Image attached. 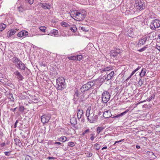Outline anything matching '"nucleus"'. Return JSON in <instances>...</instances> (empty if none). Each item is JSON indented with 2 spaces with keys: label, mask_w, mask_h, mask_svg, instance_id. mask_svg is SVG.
<instances>
[{
  "label": "nucleus",
  "mask_w": 160,
  "mask_h": 160,
  "mask_svg": "<svg viewBox=\"0 0 160 160\" xmlns=\"http://www.w3.org/2000/svg\"><path fill=\"white\" fill-rule=\"evenodd\" d=\"M70 15L71 16H73L75 20L79 21L84 19L86 16V12L84 10L82 12L73 10L71 11Z\"/></svg>",
  "instance_id": "nucleus-1"
},
{
  "label": "nucleus",
  "mask_w": 160,
  "mask_h": 160,
  "mask_svg": "<svg viewBox=\"0 0 160 160\" xmlns=\"http://www.w3.org/2000/svg\"><path fill=\"white\" fill-rule=\"evenodd\" d=\"M56 85L57 86V89L60 90H63L66 88L65 80L63 77H59L57 79Z\"/></svg>",
  "instance_id": "nucleus-2"
},
{
  "label": "nucleus",
  "mask_w": 160,
  "mask_h": 160,
  "mask_svg": "<svg viewBox=\"0 0 160 160\" xmlns=\"http://www.w3.org/2000/svg\"><path fill=\"white\" fill-rule=\"evenodd\" d=\"M94 85V82L92 81H90L82 85L80 89V91L82 92H84L86 91L90 90L91 88L93 89Z\"/></svg>",
  "instance_id": "nucleus-3"
},
{
  "label": "nucleus",
  "mask_w": 160,
  "mask_h": 160,
  "mask_svg": "<svg viewBox=\"0 0 160 160\" xmlns=\"http://www.w3.org/2000/svg\"><path fill=\"white\" fill-rule=\"evenodd\" d=\"M110 95L109 92L107 91L104 92L102 96V102L103 103H106L110 99Z\"/></svg>",
  "instance_id": "nucleus-4"
},
{
  "label": "nucleus",
  "mask_w": 160,
  "mask_h": 160,
  "mask_svg": "<svg viewBox=\"0 0 160 160\" xmlns=\"http://www.w3.org/2000/svg\"><path fill=\"white\" fill-rule=\"evenodd\" d=\"M135 5L137 9L139 10H143L145 8V2L142 0V1L139 0H137L136 1Z\"/></svg>",
  "instance_id": "nucleus-5"
},
{
  "label": "nucleus",
  "mask_w": 160,
  "mask_h": 160,
  "mask_svg": "<svg viewBox=\"0 0 160 160\" xmlns=\"http://www.w3.org/2000/svg\"><path fill=\"white\" fill-rule=\"evenodd\" d=\"M51 118L50 115L44 114L41 116V120L43 124L47 123Z\"/></svg>",
  "instance_id": "nucleus-6"
},
{
  "label": "nucleus",
  "mask_w": 160,
  "mask_h": 160,
  "mask_svg": "<svg viewBox=\"0 0 160 160\" xmlns=\"http://www.w3.org/2000/svg\"><path fill=\"white\" fill-rule=\"evenodd\" d=\"M13 74L17 76V78L18 80V81H22L24 79V78L20 72L18 71L15 72Z\"/></svg>",
  "instance_id": "nucleus-7"
},
{
  "label": "nucleus",
  "mask_w": 160,
  "mask_h": 160,
  "mask_svg": "<svg viewBox=\"0 0 160 160\" xmlns=\"http://www.w3.org/2000/svg\"><path fill=\"white\" fill-rule=\"evenodd\" d=\"M121 51L120 49H116V50H112L111 52V55L114 57H115L117 56V55L121 53Z\"/></svg>",
  "instance_id": "nucleus-8"
},
{
  "label": "nucleus",
  "mask_w": 160,
  "mask_h": 160,
  "mask_svg": "<svg viewBox=\"0 0 160 160\" xmlns=\"http://www.w3.org/2000/svg\"><path fill=\"white\" fill-rule=\"evenodd\" d=\"M16 67L22 71L25 70L26 68L25 64L22 63V61L19 62V64Z\"/></svg>",
  "instance_id": "nucleus-9"
},
{
  "label": "nucleus",
  "mask_w": 160,
  "mask_h": 160,
  "mask_svg": "<svg viewBox=\"0 0 160 160\" xmlns=\"http://www.w3.org/2000/svg\"><path fill=\"white\" fill-rule=\"evenodd\" d=\"M28 32L27 31L23 30L19 32L18 33L17 35L19 37L22 38L23 36H26L28 35Z\"/></svg>",
  "instance_id": "nucleus-10"
},
{
  "label": "nucleus",
  "mask_w": 160,
  "mask_h": 160,
  "mask_svg": "<svg viewBox=\"0 0 160 160\" xmlns=\"http://www.w3.org/2000/svg\"><path fill=\"white\" fill-rule=\"evenodd\" d=\"M98 118V115H95L94 117L91 116L90 118H88V120L91 123L94 122L96 121Z\"/></svg>",
  "instance_id": "nucleus-11"
},
{
  "label": "nucleus",
  "mask_w": 160,
  "mask_h": 160,
  "mask_svg": "<svg viewBox=\"0 0 160 160\" xmlns=\"http://www.w3.org/2000/svg\"><path fill=\"white\" fill-rule=\"evenodd\" d=\"M112 115L110 111L107 110L104 112L103 114V117L105 118H110L112 116Z\"/></svg>",
  "instance_id": "nucleus-12"
},
{
  "label": "nucleus",
  "mask_w": 160,
  "mask_h": 160,
  "mask_svg": "<svg viewBox=\"0 0 160 160\" xmlns=\"http://www.w3.org/2000/svg\"><path fill=\"white\" fill-rule=\"evenodd\" d=\"M153 25L156 28H158L160 26V20L158 19H156L154 20L152 22Z\"/></svg>",
  "instance_id": "nucleus-13"
},
{
  "label": "nucleus",
  "mask_w": 160,
  "mask_h": 160,
  "mask_svg": "<svg viewBox=\"0 0 160 160\" xmlns=\"http://www.w3.org/2000/svg\"><path fill=\"white\" fill-rule=\"evenodd\" d=\"M129 111V109H128L125 110V111L123 112H122L121 113L119 114H118V115H116L115 116H114L112 117V118H118L119 117H121L123 116V115H125L126 113H127Z\"/></svg>",
  "instance_id": "nucleus-14"
},
{
  "label": "nucleus",
  "mask_w": 160,
  "mask_h": 160,
  "mask_svg": "<svg viewBox=\"0 0 160 160\" xmlns=\"http://www.w3.org/2000/svg\"><path fill=\"white\" fill-rule=\"evenodd\" d=\"M16 29H11L9 30L8 32V36L9 37H11L12 35L14 34L16 32Z\"/></svg>",
  "instance_id": "nucleus-15"
},
{
  "label": "nucleus",
  "mask_w": 160,
  "mask_h": 160,
  "mask_svg": "<svg viewBox=\"0 0 160 160\" xmlns=\"http://www.w3.org/2000/svg\"><path fill=\"white\" fill-rule=\"evenodd\" d=\"M77 116L78 119H80L83 116V111L82 109H78L77 110Z\"/></svg>",
  "instance_id": "nucleus-16"
},
{
  "label": "nucleus",
  "mask_w": 160,
  "mask_h": 160,
  "mask_svg": "<svg viewBox=\"0 0 160 160\" xmlns=\"http://www.w3.org/2000/svg\"><path fill=\"white\" fill-rule=\"evenodd\" d=\"M70 122L73 127H74V126L77 123V119L76 118L74 117L72 118H71Z\"/></svg>",
  "instance_id": "nucleus-17"
},
{
  "label": "nucleus",
  "mask_w": 160,
  "mask_h": 160,
  "mask_svg": "<svg viewBox=\"0 0 160 160\" xmlns=\"http://www.w3.org/2000/svg\"><path fill=\"white\" fill-rule=\"evenodd\" d=\"M147 154L149 157L153 159H155L157 158V157L155 155L154 153L152 152L148 151L147 152Z\"/></svg>",
  "instance_id": "nucleus-18"
},
{
  "label": "nucleus",
  "mask_w": 160,
  "mask_h": 160,
  "mask_svg": "<svg viewBox=\"0 0 160 160\" xmlns=\"http://www.w3.org/2000/svg\"><path fill=\"white\" fill-rule=\"evenodd\" d=\"M17 98V96L15 94L13 95L12 93H9L8 94V98L10 99V100L12 102H14L15 98Z\"/></svg>",
  "instance_id": "nucleus-19"
},
{
  "label": "nucleus",
  "mask_w": 160,
  "mask_h": 160,
  "mask_svg": "<svg viewBox=\"0 0 160 160\" xmlns=\"http://www.w3.org/2000/svg\"><path fill=\"white\" fill-rule=\"evenodd\" d=\"M13 59V62L16 67L17 66H18V65L19 64V62H20V61H21L16 57H14Z\"/></svg>",
  "instance_id": "nucleus-20"
},
{
  "label": "nucleus",
  "mask_w": 160,
  "mask_h": 160,
  "mask_svg": "<svg viewBox=\"0 0 160 160\" xmlns=\"http://www.w3.org/2000/svg\"><path fill=\"white\" fill-rule=\"evenodd\" d=\"M40 4L42 5L41 6L44 9H47L49 10L50 8V6L49 5H47V4L46 3H43Z\"/></svg>",
  "instance_id": "nucleus-21"
},
{
  "label": "nucleus",
  "mask_w": 160,
  "mask_h": 160,
  "mask_svg": "<svg viewBox=\"0 0 160 160\" xmlns=\"http://www.w3.org/2000/svg\"><path fill=\"white\" fill-rule=\"evenodd\" d=\"M85 95L84 93H83L80 97L79 102H83L85 101L87 98L86 99H84Z\"/></svg>",
  "instance_id": "nucleus-22"
},
{
  "label": "nucleus",
  "mask_w": 160,
  "mask_h": 160,
  "mask_svg": "<svg viewBox=\"0 0 160 160\" xmlns=\"http://www.w3.org/2000/svg\"><path fill=\"white\" fill-rule=\"evenodd\" d=\"M147 40V38L146 37L144 38H142L139 40L140 44H142V45L144 44Z\"/></svg>",
  "instance_id": "nucleus-23"
},
{
  "label": "nucleus",
  "mask_w": 160,
  "mask_h": 160,
  "mask_svg": "<svg viewBox=\"0 0 160 160\" xmlns=\"http://www.w3.org/2000/svg\"><path fill=\"white\" fill-rule=\"evenodd\" d=\"M67 137L65 136H62L60 138L58 139V140L62 142H65L67 141Z\"/></svg>",
  "instance_id": "nucleus-24"
},
{
  "label": "nucleus",
  "mask_w": 160,
  "mask_h": 160,
  "mask_svg": "<svg viewBox=\"0 0 160 160\" xmlns=\"http://www.w3.org/2000/svg\"><path fill=\"white\" fill-rule=\"evenodd\" d=\"M105 128L104 127H98L97 128L96 132L98 134L100 133Z\"/></svg>",
  "instance_id": "nucleus-25"
},
{
  "label": "nucleus",
  "mask_w": 160,
  "mask_h": 160,
  "mask_svg": "<svg viewBox=\"0 0 160 160\" xmlns=\"http://www.w3.org/2000/svg\"><path fill=\"white\" fill-rule=\"evenodd\" d=\"M146 72V69L145 68H143L141 72L139 73V75L141 77H143L145 74Z\"/></svg>",
  "instance_id": "nucleus-26"
},
{
  "label": "nucleus",
  "mask_w": 160,
  "mask_h": 160,
  "mask_svg": "<svg viewBox=\"0 0 160 160\" xmlns=\"http://www.w3.org/2000/svg\"><path fill=\"white\" fill-rule=\"evenodd\" d=\"M15 142V144L20 147L22 145V143L21 141L18 138H15L14 139Z\"/></svg>",
  "instance_id": "nucleus-27"
},
{
  "label": "nucleus",
  "mask_w": 160,
  "mask_h": 160,
  "mask_svg": "<svg viewBox=\"0 0 160 160\" xmlns=\"http://www.w3.org/2000/svg\"><path fill=\"white\" fill-rule=\"evenodd\" d=\"M6 24L3 23H0V32H2L6 28Z\"/></svg>",
  "instance_id": "nucleus-28"
},
{
  "label": "nucleus",
  "mask_w": 160,
  "mask_h": 160,
  "mask_svg": "<svg viewBox=\"0 0 160 160\" xmlns=\"http://www.w3.org/2000/svg\"><path fill=\"white\" fill-rule=\"evenodd\" d=\"M24 8V6L21 5L20 6L18 7V9L20 12H22L25 10Z\"/></svg>",
  "instance_id": "nucleus-29"
},
{
  "label": "nucleus",
  "mask_w": 160,
  "mask_h": 160,
  "mask_svg": "<svg viewBox=\"0 0 160 160\" xmlns=\"http://www.w3.org/2000/svg\"><path fill=\"white\" fill-rule=\"evenodd\" d=\"M54 144H56V148H60V146H63L64 144L59 142H56L53 143Z\"/></svg>",
  "instance_id": "nucleus-30"
},
{
  "label": "nucleus",
  "mask_w": 160,
  "mask_h": 160,
  "mask_svg": "<svg viewBox=\"0 0 160 160\" xmlns=\"http://www.w3.org/2000/svg\"><path fill=\"white\" fill-rule=\"evenodd\" d=\"M58 30H57L54 29V30H52L51 31L50 33L49 34H48V35H51V34H53L54 35H55L58 34Z\"/></svg>",
  "instance_id": "nucleus-31"
},
{
  "label": "nucleus",
  "mask_w": 160,
  "mask_h": 160,
  "mask_svg": "<svg viewBox=\"0 0 160 160\" xmlns=\"http://www.w3.org/2000/svg\"><path fill=\"white\" fill-rule=\"evenodd\" d=\"M90 109L89 108H88L87 109L86 112V116L87 117V118H90V116H92V114H90Z\"/></svg>",
  "instance_id": "nucleus-32"
},
{
  "label": "nucleus",
  "mask_w": 160,
  "mask_h": 160,
  "mask_svg": "<svg viewBox=\"0 0 160 160\" xmlns=\"http://www.w3.org/2000/svg\"><path fill=\"white\" fill-rule=\"evenodd\" d=\"M25 70V72L24 74L25 75L28 76L29 75L30 73H31L29 69H28V68L26 67V68Z\"/></svg>",
  "instance_id": "nucleus-33"
},
{
  "label": "nucleus",
  "mask_w": 160,
  "mask_h": 160,
  "mask_svg": "<svg viewBox=\"0 0 160 160\" xmlns=\"http://www.w3.org/2000/svg\"><path fill=\"white\" fill-rule=\"evenodd\" d=\"M70 30L73 32H75L77 30V28L76 27V26L74 25L72 27H70Z\"/></svg>",
  "instance_id": "nucleus-34"
},
{
  "label": "nucleus",
  "mask_w": 160,
  "mask_h": 160,
  "mask_svg": "<svg viewBox=\"0 0 160 160\" xmlns=\"http://www.w3.org/2000/svg\"><path fill=\"white\" fill-rule=\"evenodd\" d=\"M111 68L110 67H107L106 68H102L101 71L102 72H104L109 71L110 70H111Z\"/></svg>",
  "instance_id": "nucleus-35"
},
{
  "label": "nucleus",
  "mask_w": 160,
  "mask_h": 160,
  "mask_svg": "<svg viewBox=\"0 0 160 160\" xmlns=\"http://www.w3.org/2000/svg\"><path fill=\"white\" fill-rule=\"evenodd\" d=\"M112 78L108 74V75H107V76L106 77H103V79H105V80H106V81H108Z\"/></svg>",
  "instance_id": "nucleus-36"
},
{
  "label": "nucleus",
  "mask_w": 160,
  "mask_h": 160,
  "mask_svg": "<svg viewBox=\"0 0 160 160\" xmlns=\"http://www.w3.org/2000/svg\"><path fill=\"white\" fill-rule=\"evenodd\" d=\"M81 94V92H79L78 90H75V96H76L77 97H78L80 94Z\"/></svg>",
  "instance_id": "nucleus-37"
},
{
  "label": "nucleus",
  "mask_w": 160,
  "mask_h": 160,
  "mask_svg": "<svg viewBox=\"0 0 160 160\" xmlns=\"http://www.w3.org/2000/svg\"><path fill=\"white\" fill-rule=\"evenodd\" d=\"M94 149L96 150H99L100 148V146L98 143H96L94 145Z\"/></svg>",
  "instance_id": "nucleus-38"
},
{
  "label": "nucleus",
  "mask_w": 160,
  "mask_h": 160,
  "mask_svg": "<svg viewBox=\"0 0 160 160\" xmlns=\"http://www.w3.org/2000/svg\"><path fill=\"white\" fill-rule=\"evenodd\" d=\"M148 45L145 46L144 47L139 49L138 51L139 52H142L145 51L148 48Z\"/></svg>",
  "instance_id": "nucleus-39"
},
{
  "label": "nucleus",
  "mask_w": 160,
  "mask_h": 160,
  "mask_svg": "<svg viewBox=\"0 0 160 160\" xmlns=\"http://www.w3.org/2000/svg\"><path fill=\"white\" fill-rule=\"evenodd\" d=\"M61 25L63 27H68L69 26L68 24L64 22H62L61 23Z\"/></svg>",
  "instance_id": "nucleus-40"
},
{
  "label": "nucleus",
  "mask_w": 160,
  "mask_h": 160,
  "mask_svg": "<svg viewBox=\"0 0 160 160\" xmlns=\"http://www.w3.org/2000/svg\"><path fill=\"white\" fill-rule=\"evenodd\" d=\"M95 134L93 133H91L90 134V139L91 141H93L94 139L96 137V136H95Z\"/></svg>",
  "instance_id": "nucleus-41"
},
{
  "label": "nucleus",
  "mask_w": 160,
  "mask_h": 160,
  "mask_svg": "<svg viewBox=\"0 0 160 160\" xmlns=\"http://www.w3.org/2000/svg\"><path fill=\"white\" fill-rule=\"evenodd\" d=\"M46 28V27L45 26H42L39 28V29L42 32H45Z\"/></svg>",
  "instance_id": "nucleus-42"
},
{
  "label": "nucleus",
  "mask_w": 160,
  "mask_h": 160,
  "mask_svg": "<svg viewBox=\"0 0 160 160\" xmlns=\"http://www.w3.org/2000/svg\"><path fill=\"white\" fill-rule=\"evenodd\" d=\"M25 3H28L30 4H32L34 2L33 0H25Z\"/></svg>",
  "instance_id": "nucleus-43"
},
{
  "label": "nucleus",
  "mask_w": 160,
  "mask_h": 160,
  "mask_svg": "<svg viewBox=\"0 0 160 160\" xmlns=\"http://www.w3.org/2000/svg\"><path fill=\"white\" fill-rule=\"evenodd\" d=\"M76 60L80 61L82 59V55H80L76 56Z\"/></svg>",
  "instance_id": "nucleus-44"
},
{
  "label": "nucleus",
  "mask_w": 160,
  "mask_h": 160,
  "mask_svg": "<svg viewBox=\"0 0 160 160\" xmlns=\"http://www.w3.org/2000/svg\"><path fill=\"white\" fill-rule=\"evenodd\" d=\"M25 109V108L23 106H19V110L20 112H23L24 110Z\"/></svg>",
  "instance_id": "nucleus-45"
},
{
  "label": "nucleus",
  "mask_w": 160,
  "mask_h": 160,
  "mask_svg": "<svg viewBox=\"0 0 160 160\" xmlns=\"http://www.w3.org/2000/svg\"><path fill=\"white\" fill-rule=\"evenodd\" d=\"M68 59L70 60H76V56H71L70 57H68Z\"/></svg>",
  "instance_id": "nucleus-46"
},
{
  "label": "nucleus",
  "mask_w": 160,
  "mask_h": 160,
  "mask_svg": "<svg viewBox=\"0 0 160 160\" xmlns=\"http://www.w3.org/2000/svg\"><path fill=\"white\" fill-rule=\"evenodd\" d=\"M68 145L71 147H73L75 146L74 143L73 142H68Z\"/></svg>",
  "instance_id": "nucleus-47"
},
{
  "label": "nucleus",
  "mask_w": 160,
  "mask_h": 160,
  "mask_svg": "<svg viewBox=\"0 0 160 160\" xmlns=\"http://www.w3.org/2000/svg\"><path fill=\"white\" fill-rule=\"evenodd\" d=\"M150 28L152 30H155L156 29L155 27L153 25L152 22L150 25Z\"/></svg>",
  "instance_id": "nucleus-48"
},
{
  "label": "nucleus",
  "mask_w": 160,
  "mask_h": 160,
  "mask_svg": "<svg viewBox=\"0 0 160 160\" xmlns=\"http://www.w3.org/2000/svg\"><path fill=\"white\" fill-rule=\"evenodd\" d=\"M81 29L82 30L85 32H87L88 31V29L84 27H81Z\"/></svg>",
  "instance_id": "nucleus-49"
},
{
  "label": "nucleus",
  "mask_w": 160,
  "mask_h": 160,
  "mask_svg": "<svg viewBox=\"0 0 160 160\" xmlns=\"http://www.w3.org/2000/svg\"><path fill=\"white\" fill-rule=\"evenodd\" d=\"M12 151H9L8 152H5L4 153L5 155L7 156H9L10 155V153Z\"/></svg>",
  "instance_id": "nucleus-50"
},
{
  "label": "nucleus",
  "mask_w": 160,
  "mask_h": 160,
  "mask_svg": "<svg viewBox=\"0 0 160 160\" xmlns=\"http://www.w3.org/2000/svg\"><path fill=\"white\" fill-rule=\"evenodd\" d=\"M135 73V72L133 71L131 73L130 76H129L126 79V80H128Z\"/></svg>",
  "instance_id": "nucleus-51"
},
{
  "label": "nucleus",
  "mask_w": 160,
  "mask_h": 160,
  "mask_svg": "<svg viewBox=\"0 0 160 160\" xmlns=\"http://www.w3.org/2000/svg\"><path fill=\"white\" fill-rule=\"evenodd\" d=\"M135 73V72L133 71L131 73L130 76H129L126 79V80H128Z\"/></svg>",
  "instance_id": "nucleus-52"
},
{
  "label": "nucleus",
  "mask_w": 160,
  "mask_h": 160,
  "mask_svg": "<svg viewBox=\"0 0 160 160\" xmlns=\"http://www.w3.org/2000/svg\"><path fill=\"white\" fill-rule=\"evenodd\" d=\"M135 73V72L133 71L131 73L130 76H129L126 79V80H128Z\"/></svg>",
  "instance_id": "nucleus-53"
},
{
  "label": "nucleus",
  "mask_w": 160,
  "mask_h": 160,
  "mask_svg": "<svg viewBox=\"0 0 160 160\" xmlns=\"http://www.w3.org/2000/svg\"><path fill=\"white\" fill-rule=\"evenodd\" d=\"M90 131V130L89 129H87L84 131L82 133V134L83 135H84L85 133L89 132Z\"/></svg>",
  "instance_id": "nucleus-54"
},
{
  "label": "nucleus",
  "mask_w": 160,
  "mask_h": 160,
  "mask_svg": "<svg viewBox=\"0 0 160 160\" xmlns=\"http://www.w3.org/2000/svg\"><path fill=\"white\" fill-rule=\"evenodd\" d=\"M92 155V153H89L87 154V156L88 157H91Z\"/></svg>",
  "instance_id": "nucleus-55"
},
{
  "label": "nucleus",
  "mask_w": 160,
  "mask_h": 160,
  "mask_svg": "<svg viewBox=\"0 0 160 160\" xmlns=\"http://www.w3.org/2000/svg\"><path fill=\"white\" fill-rule=\"evenodd\" d=\"M114 72L113 71H112L108 74L112 78L114 75Z\"/></svg>",
  "instance_id": "nucleus-56"
},
{
  "label": "nucleus",
  "mask_w": 160,
  "mask_h": 160,
  "mask_svg": "<svg viewBox=\"0 0 160 160\" xmlns=\"http://www.w3.org/2000/svg\"><path fill=\"white\" fill-rule=\"evenodd\" d=\"M18 122V120H17L14 124V128H16L17 127V124Z\"/></svg>",
  "instance_id": "nucleus-57"
},
{
  "label": "nucleus",
  "mask_w": 160,
  "mask_h": 160,
  "mask_svg": "<svg viewBox=\"0 0 160 160\" xmlns=\"http://www.w3.org/2000/svg\"><path fill=\"white\" fill-rule=\"evenodd\" d=\"M141 68V67L138 66L136 69L134 70V71L136 72L138 70Z\"/></svg>",
  "instance_id": "nucleus-58"
},
{
  "label": "nucleus",
  "mask_w": 160,
  "mask_h": 160,
  "mask_svg": "<svg viewBox=\"0 0 160 160\" xmlns=\"http://www.w3.org/2000/svg\"><path fill=\"white\" fill-rule=\"evenodd\" d=\"M141 68V67L138 66L136 69L134 70V71L136 72L138 70Z\"/></svg>",
  "instance_id": "nucleus-59"
},
{
  "label": "nucleus",
  "mask_w": 160,
  "mask_h": 160,
  "mask_svg": "<svg viewBox=\"0 0 160 160\" xmlns=\"http://www.w3.org/2000/svg\"><path fill=\"white\" fill-rule=\"evenodd\" d=\"M123 140H121L119 141H116L115 142L114 144V145H115L117 143H118L119 142H121Z\"/></svg>",
  "instance_id": "nucleus-60"
},
{
  "label": "nucleus",
  "mask_w": 160,
  "mask_h": 160,
  "mask_svg": "<svg viewBox=\"0 0 160 160\" xmlns=\"http://www.w3.org/2000/svg\"><path fill=\"white\" fill-rule=\"evenodd\" d=\"M56 158H55L53 157H48L47 158V159L49 160H50L51 159H54Z\"/></svg>",
  "instance_id": "nucleus-61"
},
{
  "label": "nucleus",
  "mask_w": 160,
  "mask_h": 160,
  "mask_svg": "<svg viewBox=\"0 0 160 160\" xmlns=\"http://www.w3.org/2000/svg\"><path fill=\"white\" fill-rule=\"evenodd\" d=\"M155 97V95L154 94H152L151 97L149 98L150 99L152 100V99H153Z\"/></svg>",
  "instance_id": "nucleus-62"
},
{
  "label": "nucleus",
  "mask_w": 160,
  "mask_h": 160,
  "mask_svg": "<svg viewBox=\"0 0 160 160\" xmlns=\"http://www.w3.org/2000/svg\"><path fill=\"white\" fill-rule=\"evenodd\" d=\"M41 66H43L44 67H46V65L45 63H41Z\"/></svg>",
  "instance_id": "nucleus-63"
},
{
  "label": "nucleus",
  "mask_w": 160,
  "mask_h": 160,
  "mask_svg": "<svg viewBox=\"0 0 160 160\" xmlns=\"http://www.w3.org/2000/svg\"><path fill=\"white\" fill-rule=\"evenodd\" d=\"M136 147L137 149H140V146L138 144L136 145Z\"/></svg>",
  "instance_id": "nucleus-64"
}]
</instances>
